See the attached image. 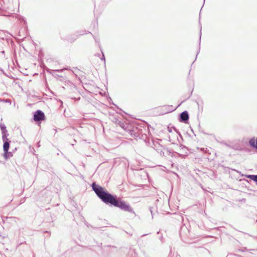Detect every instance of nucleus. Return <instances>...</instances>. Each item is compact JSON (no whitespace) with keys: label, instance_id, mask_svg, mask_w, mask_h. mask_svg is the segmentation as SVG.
<instances>
[{"label":"nucleus","instance_id":"f257e3e1","mask_svg":"<svg viewBox=\"0 0 257 257\" xmlns=\"http://www.w3.org/2000/svg\"><path fill=\"white\" fill-rule=\"evenodd\" d=\"M92 188L98 197L106 204H110L118 207L122 210L135 213L132 207L123 201L117 199L116 196H113L102 187L93 183Z\"/></svg>","mask_w":257,"mask_h":257},{"label":"nucleus","instance_id":"f03ea898","mask_svg":"<svg viewBox=\"0 0 257 257\" xmlns=\"http://www.w3.org/2000/svg\"><path fill=\"white\" fill-rule=\"evenodd\" d=\"M45 114L43 111L40 110H37L34 114V120L35 121H39L44 120Z\"/></svg>","mask_w":257,"mask_h":257},{"label":"nucleus","instance_id":"7ed1b4c3","mask_svg":"<svg viewBox=\"0 0 257 257\" xmlns=\"http://www.w3.org/2000/svg\"><path fill=\"white\" fill-rule=\"evenodd\" d=\"M189 119V114L187 111H184L181 113L179 120L181 122L186 123Z\"/></svg>","mask_w":257,"mask_h":257},{"label":"nucleus","instance_id":"20e7f679","mask_svg":"<svg viewBox=\"0 0 257 257\" xmlns=\"http://www.w3.org/2000/svg\"><path fill=\"white\" fill-rule=\"evenodd\" d=\"M10 141L4 142L3 149L4 152L7 153L9 151L10 148Z\"/></svg>","mask_w":257,"mask_h":257},{"label":"nucleus","instance_id":"39448f33","mask_svg":"<svg viewBox=\"0 0 257 257\" xmlns=\"http://www.w3.org/2000/svg\"><path fill=\"white\" fill-rule=\"evenodd\" d=\"M249 143L251 146L257 149V138L256 139H251L249 141Z\"/></svg>","mask_w":257,"mask_h":257},{"label":"nucleus","instance_id":"423d86ee","mask_svg":"<svg viewBox=\"0 0 257 257\" xmlns=\"http://www.w3.org/2000/svg\"><path fill=\"white\" fill-rule=\"evenodd\" d=\"M13 153L12 152L7 151V153L4 152V156L6 159H8L13 157Z\"/></svg>","mask_w":257,"mask_h":257},{"label":"nucleus","instance_id":"0eeeda50","mask_svg":"<svg viewBox=\"0 0 257 257\" xmlns=\"http://www.w3.org/2000/svg\"><path fill=\"white\" fill-rule=\"evenodd\" d=\"M246 177H247V178H249L257 183V175H248Z\"/></svg>","mask_w":257,"mask_h":257},{"label":"nucleus","instance_id":"6e6552de","mask_svg":"<svg viewBox=\"0 0 257 257\" xmlns=\"http://www.w3.org/2000/svg\"><path fill=\"white\" fill-rule=\"evenodd\" d=\"M0 127L2 132V134L7 133V127L5 124L1 123L0 124Z\"/></svg>","mask_w":257,"mask_h":257},{"label":"nucleus","instance_id":"1a4fd4ad","mask_svg":"<svg viewBox=\"0 0 257 257\" xmlns=\"http://www.w3.org/2000/svg\"><path fill=\"white\" fill-rule=\"evenodd\" d=\"M3 134L2 139H3V142L9 141V139H8V136L9 134L7 133H5V134Z\"/></svg>","mask_w":257,"mask_h":257},{"label":"nucleus","instance_id":"9d476101","mask_svg":"<svg viewBox=\"0 0 257 257\" xmlns=\"http://www.w3.org/2000/svg\"><path fill=\"white\" fill-rule=\"evenodd\" d=\"M1 101L5 102L6 103H9L11 104V101L9 99H3V100L2 99V100H1Z\"/></svg>","mask_w":257,"mask_h":257},{"label":"nucleus","instance_id":"9b49d317","mask_svg":"<svg viewBox=\"0 0 257 257\" xmlns=\"http://www.w3.org/2000/svg\"><path fill=\"white\" fill-rule=\"evenodd\" d=\"M161 155H164V153L162 151V150H160V151L159 152Z\"/></svg>","mask_w":257,"mask_h":257},{"label":"nucleus","instance_id":"f8f14e48","mask_svg":"<svg viewBox=\"0 0 257 257\" xmlns=\"http://www.w3.org/2000/svg\"><path fill=\"white\" fill-rule=\"evenodd\" d=\"M187 155H182L179 154V156L181 157L182 158H184Z\"/></svg>","mask_w":257,"mask_h":257},{"label":"nucleus","instance_id":"ddd939ff","mask_svg":"<svg viewBox=\"0 0 257 257\" xmlns=\"http://www.w3.org/2000/svg\"><path fill=\"white\" fill-rule=\"evenodd\" d=\"M102 60H103L105 62V58H104V55L102 54V58H101Z\"/></svg>","mask_w":257,"mask_h":257},{"label":"nucleus","instance_id":"4468645a","mask_svg":"<svg viewBox=\"0 0 257 257\" xmlns=\"http://www.w3.org/2000/svg\"><path fill=\"white\" fill-rule=\"evenodd\" d=\"M55 71H57V72H60V71H62V69H61V70H55Z\"/></svg>","mask_w":257,"mask_h":257},{"label":"nucleus","instance_id":"2eb2a0df","mask_svg":"<svg viewBox=\"0 0 257 257\" xmlns=\"http://www.w3.org/2000/svg\"><path fill=\"white\" fill-rule=\"evenodd\" d=\"M256 221L257 222V219H256Z\"/></svg>","mask_w":257,"mask_h":257}]
</instances>
